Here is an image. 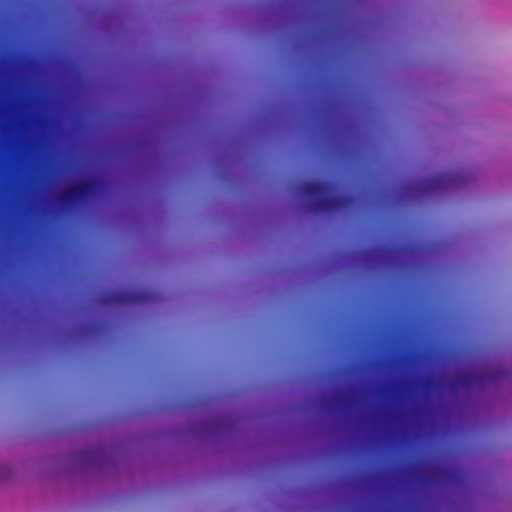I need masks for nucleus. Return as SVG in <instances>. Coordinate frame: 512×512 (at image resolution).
Wrapping results in <instances>:
<instances>
[{"label":"nucleus","mask_w":512,"mask_h":512,"mask_svg":"<svg viewBox=\"0 0 512 512\" xmlns=\"http://www.w3.org/2000/svg\"><path fill=\"white\" fill-rule=\"evenodd\" d=\"M335 185L329 181L306 182L302 185V193L312 200L311 208L315 211H329L340 206L341 200L330 197Z\"/></svg>","instance_id":"f257e3e1"},{"label":"nucleus","mask_w":512,"mask_h":512,"mask_svg":"<svg viewBox=\"0 0 512 512\" xmlns=\"http://www.w3.org/2000/svg\"><path fill=\"white\" fill-rule=\"evenodd\" d=\"M96 189V182L92 179L78 181L64 188L58 195V202L66 209L71 210L88 199Z\"/></svg>","instance_id":"f03ea898"},{"label":"nucleus","mask_w":512,"mask_h":512,"mask_svg":"<svg viewBox=\"0 0 512 512\" xmlns=\"http://www.w3.org/2000/svg\"><path fill=\"white\" fill-rule=\"evenodd\" d=\"M499 378L498 373L481 371L478 373H464L456 376L451 382V388L453 391H459L460 389L469 390L473 385L482 386L487 381H496Z\"/></svg>","instance_id":"7ed1b4c3"},{"label":"nucleus","mask_w":512,"mask_h":512,"mask_svg":"<svg viewBox=\"0 0 512 512\" xmlns=\"http://www.w3.org/2000/svg\"><path fill=\"white\" fill-rule=\"evenodd\" d=\"M149 295L134 291H116L109 295L107 301L117 305H135L146 302Z\"/></svg>","instance_id":"20e7f679"},{"label":"nucleus","mask_w":512,"mask_h":512,"mask_svg":"<svg viewBox=\"0 0 512 512\" xmlns=\"http://www.w3.org/2000/svg\"><path fill=\"white\" fill-rule=\"evenodd\" d=\"M450 182L447 177H438L428 183L417 185L413 188L416 193L424 194L446 187Z\"/></svg>","instance_id":"39448f33"}]
</instances>
